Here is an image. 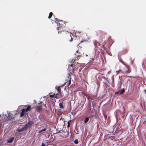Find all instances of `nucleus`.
<instances>
[{
  "label": "nucleus",
  "mask_w": 146,
  "mask_h": 146,
  "mask_svg": "<svg viewBox=\"0 0 146 146\" xmlns=\"http://www.w3.org/2000/svg\"><path fill=\"white\" fill-rule=\"evenodd\" d=\"M58 34L61 33L63 35H64L65 34L68 33L70 37L71 38L70 39H69L68 38V40L70 42H72L73 40V38L72 36V34L70 33H69L68 31H61V28L59 26L58 27Z\"/></svg>",
  "instance_id": "1"
},
{
  "label": "nucleus",
  "mask_w": 146,
  "mask_h": 146,
  "mask_svg": "<svg viewBox=\"0 0 146 146\" xmlns=\"http://www.w3.org/2000/svg\"><path fill=\"white\" fill-rule=\"evenodd\" d=\"M42 101L40 102L39 103H38L35 108V109L36 111L38 112H39L42 109V106L41 104L42 103Z\"/></svg>",
  "instance_id": "2"
},
{
  "label": "nucleus",
  "mask_w": 146,
  "mask_h": 146,
  "mask_svg": "<svg viewBox=\"0 0 146 146\" xmlns=\"http://www.w3.org/2000/svg\"><path fill=\"white\" fill-rule=\"evenodd\" d=\"M71 83V78H70L69 79L67 80L66 82H65L64 84L62 86H61V87H63L65 85H67V86L68 87L70 85Z\"/></svg>",
  "instance_id": "3"
},
{
  "label": "nucleus",
  "mask_w": 146,
  "mask_h": 146,
  "mask_svg": "<svg viewBox=\"0 0 146 146\" xmlns=\"http://www.w3.org/2000/svg\"><path fill=\"white\" fill-rule=\"evenodd\" d=\"M124 71L126 73H130L131 72V70L130 69L129 67L128 66H126L124 68Z\"/></svg>",
  "instance_id": "4"
},
{
  "label": "nucleus",
  "mask_w": 146,
  "mask_h": 146,
  "mask_svg": "<svg viewBox=\"0 0 146 146\" xmlns=\"http://www.w3.org/2000/svg\"><path fill=\"white\" fill-rule=\"evenodd\" d=\"M125 90L124 88L120 90L119 91L115 92V94H122L125 92Z\"/></svg>",
  "instance_id": "5"
},
{
  "label": "nucleus",
  "mask_w": 146,
  "mask_h": 146,
  "mask_svg": "<svg viewBox=\"0 0 146 146\" xmlns=\"http://www.w3.org/2000/svg\"><path fill=\"white\" fill-rule=\"evenodd\" d=\"M31 108V106H28L27 108L26 109H23L22 110L23 111L25 112V113L26 112H27L28 111L30 110Z\"/></svg>",
  "instance_id": "6"
},
{
  "label": "nucleus",
  "mask_w": 146,
  "mask_h": 146,
  "mask_svg": "<svg viewBox=\"0 0 146 146\" xmlns=\"http://www.w3.org/2000/svg\"><path fill=\"white\" fill-rule=\"evenodd\" d=\"M73 66V64H71L68 66V68L70 69L69 71H74V68Z\"/></svg>",
  "instance_id": "7"
},
{
  "label": "nucleus",
  "mask_w": 146,
  "mask_h": 146,
  "mask_svg": "<svg viewBox=\"0 0 146 146\" xmlns=\"http://www.w3.org/2000/svg\"><path fill=\"white\" fill-rule=\"evenodd\" d=\"M8 115L10 119L13 118L14 117V115L10 112L9 113Z\"/></svg>",
  "instance_id": "8"
},
{
  "label": "nucleus",
  "mask_w": 146,
  "mask_h": 146,
  "mask_svg": "<svg viewBox=\"0 0 146 146\" xmlns=\"http://www.w3.org/2000/svg\"><path fill=\"white\" fill-rule=\"evenodd\" d=\"M55 21H57L58 22H63V23H64V24H65V23H68V22H66L65 21H63L62 20H58L57 18H55Z\"/></svg>",
  "instance_id": "9"
},
{
  "label": "nucleus",
  "mask_w": 146,
  "mask_h": 146,
  "mask_svg": "<svg viewBox=\"0 0 146 146\" xmlns=\"http://www.w3.org/2000/svg\"><path fill=\"white\" fill-rule=\"evenodd\" d=\"M14 139V137H11L10 139H9V140H7V142H8L9 143H11L13 141Z\"/></svg>",
  "instance_id": "10"
},
{
  "label": "nucleus",
  "mask_w": 146,
  "mask_h": 146,
  "mask_svg": "<svg viewBox=\"0 0 146 146\" xmlns=\"http://www.w3.org/2000/svg\"><path fill=\"white\" fill-rule=\"evenodd\" d=\"M94 44H95V46H96L97 47L98 46H100L101 45V44H100V43H99L97 41H95Z\"/></svg>",
  "instance_id": "11"
},
{
  "label": "nucleus",
  "mask_w": 146,
  "mask_h": 146,
  "mask_svg": "<svg viewBox=\"0 0 146 146\" xmlns=\"http://www.w3.org/2000/svg\"><path fill=\"white\" fill-rule=\"evenodd\" d=\"M3 117H4V118L5 119L4 120L5 121H8L10 119L9 117L8 118V117L6 115H4Z\"/></svg>",
  "instance_id": "12"
},
{
  "label": "nucleus",
  "mask_w": 146,
  "mask_h": 146,
  "mask_svg": "<svg viewBox=\"0 0 146 146\" xmlns=\"http://www.w3.org/2000/svg\"><path fill=\"white\" fill-rule=\"evenodd\" d=\"M24 127V128H25V130H26L28 128L30 127L27 123L26 124H25Z\"/></svg>",
  "instance_id": "13"
},
{
  "label": "nucleus",
  "mask_w": 146,
  "mask_h": 146,
  "mask_svg": "<svg viewBox=\"0 0 146 146\" xmlns=\"http://www.w3.org/2000/svg\"><path fill=\"white\" fill-rule=\"evenodd\" d=\"M59 106H60V108L61 109H63L64 108V107L63 106V103L62 102H61L59 103Z\"/></svg>",
  "instance_id": "14"
},
{
  "label": "nucleus",
  "mask_w": 146,
  "mask_h": 146,
  "mask_svg": "<svg viewBox=\"0 0 146 146\" xmlns=\"http://www.w3.org/2000/svg\"><path fill=\"white\" fill-rule=\"evenodd\" d=\"M47 128H45L44 129H42V130L39 131L38 132V133H40L43 131H45L46 130Z\"/></svg>",
  "instance_id": "15"
},
{
  "label": "nucleus",
  "mask_w": 146,
  "mask_h": 146,
  "mask_svg": "<svg viewBox=\"0 0 146 146\" xmlns=\"http://www.w3.org/2000/svg\"><path fill=\"white\" fill-rule=\"evenodd\" d=\"M25 129L24 128V127H22V128L18 129V131L19 132H22L23 131L25 130Z\"/></svg>",
  "instance_id": "16"
},
{
  "label": "nucleus",
  "mask_w": 146,
  "mask_h": 146,
  "mask_svg": "<svg viewBox=\"0 0 146 146\" xmlns=\"http://www.w3.org/2000/svg\"><path fill=\"white\" fill-rule=\"evenodd\" d=\"M27 123L30 127L31 126V125H32V124L34 123L33 121H31L28 122V123Z\"/></svg>",
  "instance_id": "17"
},
{
  "label": "nucleus",
  "mask_w": 146,
  "mask_h": 146,
  "mask_svg": "<svg viewBox=\"0 0 146 146\" xmlns=\"http://www.w3.org/2000/svg\"><path fill=\"white\" fill-rule=\"evenodd\" d=\"M57 95V94H54L53 95H50L49 96L51 98H56Z\"/></svg>",
  "instance_id": "18"
},
{
  "label": "nucleus",
  "mask_w": 146,
  "mask_h": 146,
  "mask_svg": "<svg viewBox=\"0 0 146 146\" xmlns=\"http://www.w3.org/2000/svg\"><path fill=\"white\" fill-rule=\"evenodd\" d=\"M57 91L58 93L60 94H61V92L60 89V86H58L57 88Z\"/></svg>",
  "instance_id": "19"
},
{
  "label": "nucleus",
  "mask_w": 146,
  "mask_h": 146,
  "mask_svg": "<svg viewBox=\"0 0 146 146\" xmlns=\"http://www.w3.org/2000/svg\"><path fill=\"white\" fill-rule=\"evenodd\" d=\"M89 119V118L88 117H87L85 119L84 121V123H87Z\"/></svg>",
  "instance_id": "20"
},
{
  "label": "nucleus",
  "mask_w": 146,
  "mask_h": 146,
  "mask_svg": "<svg viewBox=\"0 0 146 146\" xmlns=\"http://www.w3.org/2000/svg\"><path fill=\"white\" fill-rule=\"evenodd\" d=\"M25 113V112H24V111H23L22 110V111H21V113H20V117H22L23 116V115H24V114Z\"/></svg>",
  "instance_id": "21"
},
{
  "label": "nucleus",
  "mask_w": 146,
  "mask_h": 146,
  "mask_svg": "<svg viewBox=\"0 0 146 146\" xmlns=\"http://www.w3.org/2000/svg\"><path fill=\"white\" fill-rule=\"evenodd\" d=\"M71 120H69L67 122L68 125H67V127L68 128L70 125V122H71Z\"/></svg>",
  "instance_id": "22"
},
{
  "label": "nucleus",
  "mask_w": 146,
  "mask_h": 146,
  "mask_svg": "<svg viewBox=\"0 0 146 146\" xmlns=\"http://www.w3.org/2000/svg\"><path fill=\"white\" fill-rule=\"evenodd\" d=\"M52 15H53V13L52 12H50L49 13V15L48 17V18L49 19H50Z\"/></svg>",
  "instance_id": "23"
},
{
  "label": "nucleus",
  "mask_w": 146,
  "mask_h": 146,
  "mask_svg": "<svg viewBox=\"0 0 146 146\" xmlns=\"http://www.w3.org/2000/svg\"><path fill=\"white\" fill-rule=\"evenodd\" d=\"M128 51V50H123V53L124 54H125L126 53L127 51Z\"/></svg>",
  "instance_id": "24"
},
{
  "label": "nucleus",
  "mask_w": 146,
  "mask_h": 146,
  "mask_svg": "<svg viewBox=\"0 0 146 146\" xmlns=\"http://www.w3.org/2000/svg\"><path fill=\"white\" fill-rule=\"evenodd\" d=\"M74 143H75L77 144L78 143V140L77 139H75L74 141Z\"/></svg>",
  "instance_id": "25"
},
{
  "label": "nucleus",
  "mask_w": 146,
  "mask_h": 146,
  "mask_svg": "<svg viewBox=\"0 0 146 146\" xmlns=\"http://www.w3.org/2000/svg\"><path fill=\"white\" fill-rule=\"evenodd\" d=\"M74 60H75V61H77L78 60V59L79 58L78 57V56L77 57H76L74 58Z\"/></svg>",
  "instance_id": "26"
},
{
  "label": "nucleus",
  "mask_w": 146,
  "mask_h": 146,
  "mask_svg": "<svg viewBox=\"0 0 146 146\" xmlns=\"http://www.w3.org/2000/svg\"><path fill=\"white\" fill-rule=\"evenodd\" d=\"M75 61V60L74 58L71 60V62L73 63H74V62Z\"/></svg>",
  "instance_id": "27"
},
{
  "label": "nucleus",
  "mask_w": 146,
  "mask_h": 146,
  "mask_svg": "<svg viewBox=\"0 0 146 146\" xmlns=\"http://www.w3.org/2000/svg\"><path fill=\"white\" fill-rule=\"evenodd\" d=\"M82 54H79L78 55H77L76 54V55H77V56L79 57H79L80 56H82Z\"/></svg>",
  "instance_id": "28"
},
{
  "label": "nucleus",
  "mask_w": 146,
  "mask_h": 146,
  "mask_svg": "<svg viewBox=\"0 0 146 146\" xmlns=\"http://www.w3.org/2000/svg\"><path fill=\"white\" fill-rule=\"evenodd\" d=\"M76 35V34L75 33H73L72 34V35L73 36H75L76 37H77V36Z\"/></svg>",
  "instance_id": "29"
},
{
  "label": "nucleus",
  "mask_w": 146,
  "mask_h": 146,
  "mask_svg": "<svg viewBox=\"0 0 146 146\" xmlns=\"http://www.w3.org/2000/svg\"><path fill=\"white\" fill-rule=\"evenodd\" d=\"M41 146H45V144L43 143H42V144Z\"/></svg>",
  "instance_id": "30"
},
{
  "label": "nucleus",
  "mask_w": 146,
  "mask_h": 146,
  "mask_svg": "<svg viewBox=\"0 0 146 146\" xmlns=\"http://www.w3.org/2000/svg\"><path fill=\"white\" fill-rule=\"evenodd\" d=\"M81 44V43H79V44H78V45H77V46L78 47H79L80 46V45Z\"/></svg>",
  "instance_id": "31"
},
{
  "label": "nucleus",
  "mask_w": 146,
  "mask_h": 146,
  "mask_svg": "<svg viewBox=\"0 0 146 146\" xmlns=\"http://www.w3.org/2000/svg\"><path fill=\"white\" fill-rule=\"evenodd\" d=\"M43 105L46 108H47V107L46 106V104H43Z\"/></svg>",
  "instance_id": "32"
},
{
  "label": "nucleus",
  "mask_w": 146,
  "mask_h": 146,
  "mask_svg": "<svg viewBox=\"0 0 146 146\" xmlns=\"http://www.w3.org/2000/svg\"><path fill=\"white\" fill-rule=\"evenodd\" d=\"M102 47H103V49H106V48H105V47H104V45Z\"/></svg>",
  "instance_id": "33"
},
{
  "label": "nucleus",
  "mask_w": 146,
  "mask_h": 146,
  "mask_svg": "<svg viewBox=\"0 0 146 146\" xmlns=\"http://www.w3.org/2000/svg\"><path fill=\"white\" fill-rule=\"evenodd\" d=\"M79 52V50H77L76 51V54L77 53H78V52Z\"/></svg>",
  "instance_id": "34"
},
{
  "label": "nucleus",
  "mask_w": 146,
  "mask_h": 146,
  "mask_svg": "<svg viewBox=\"0 0 146 146\" xmlns=\"http://www.w3.org/2000/svg\"><path fill=\"white\" fill-rule=\"evenodd\" d=\"M60 113V111H59V113H57V114L60 115L61 114Z\"/></svg>",
  "instance_id": "35"
},
{
  "label": "nucleus",
  "mask_w": 146,
  "mask_h": 146,
  "mask_svg": "<svg viewBox=\"0 0 146 146\" xmlns=\"http://www.w3.org/2000/svg\"><path fill=\"white\" fill-rule=\"evenodd\" d=\"M144 123L145 124H146V121H145L144 122Z\"/></svg>",
  "instance_id": "36"
},
{
  "label": "nucleus",
  "mask_w": 146,
  "mask_h": 146,
  "mask_svg": "<svg viewBox=\"0 0 146 146\" xmlns=\"http://www.w3.org/2000/svg\"><path fill=\"white\" fill-rule=\"evenodd\" d=\"M56 109H55V113L56 112Z\"/></svg>",
  "instance_id": "37"
},
{
  "label": "nucleus",
  "mask_w": 146,
  "mask_h": 146,
  "mask_svg": "<svg viewBox=\"0 0 146 146\" xmlns=\"http://www.w3.org/2000/svg\"><path fill=\"white\" fill-rule=\"evenodd\" d=\"M91 60H93V58H91Z\"/></svg>",
  "instance_id": "38"
},
{
  "label": "nucleus",
  "mask_w": 146,
  "mask_h": 146,
  "mask_svg": "<svg viewBox=\"0 0 146 146\" xmlns=\"http://www.w3.org/2000/svg\"><path fill=\"white\" fill-rule=\"evenodd\" d=\"M59 25H60V22H59Z\"/></svg>",
  "instance_id": "39"
},
{
  "label": "nucleus",
  "mask_w": 146,
  "mask_h": 146,
  "mask_svg": "<svg viewBox=\"0 0 146 146\" xmlns=\"http://www.w3.org/2000/svg\"><path fill=\"white\" fill-rule=\"evenodd\" d=\"M62 25V24L61 23L60 25Z\"/></svg>",
  "instance_id": "40"
},
{
  "label": "nucleus",
  "mask_w": 146,
  "mask_h": 146,
  "mask_svg": "<svg viewBox=\"0 0 146 146\" xmlns=\"http://www.w3.org/2000/svg\"><path fill=\"white\" fill-rule=\"evenodd\" d=\"M128 80L130 81V80L129 79H128Z\"/></svg>",
  "instance_id": "41"
}]
</instances>
